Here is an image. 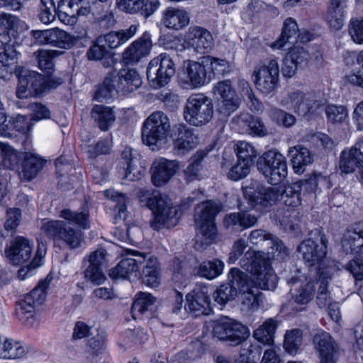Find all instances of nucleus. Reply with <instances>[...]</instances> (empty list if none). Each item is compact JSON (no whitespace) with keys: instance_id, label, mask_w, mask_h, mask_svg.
I'll return each instance as SVG.
<instances>
[{"instance_id":"nucleus-1","label":"nucleus","mask_w":363,"mask_h":363,"mask_svg":"<svg viewBox=\"0 0 363 363\" xmlns=\"http://www.w3.org/2000/svg\"><path fill=\"white\" fill-rule=\"evenodd\" d=\"M240 264L251 274V279L247 278L248 289L239 291L241 293L242 309L254 312L263 303V294L259 289H274L278 279L272 270L268 255L262 251L249 249L241 258Z\"/></svg>"},{"instance_id":"nucleus-2","label":"nucleus","mask_w":363,"mask_h":363,"mask_svg":"<svg viewBox=\"0 0 363 363\" xmlns=\"http://www.w3.org/2000/svg\"><path fill=\"white\" fill-rule=\"evenodd\" d=\"M243 195L247 206L238 204L239 209L243 211L252 208L263 211L278 201H281L287 206L295 207L301 204L299 190L295 189L293 186H287L281 191L277 186H261L258 187L257 190L251 186H246L243 189Z\"/></svg>"},{"instance_id":"nucleus-3","label":"nucleus","mask_w":363,"mask_h":363,"mask_svg":"<svg viewBox=\"0 0 363 363\" xmlns=\"http://www.w3.org/2000/svg\"><path fill=\"white\" fill-rule=\"evenodd\" d=\"M140 205L150 208L154 215L151 227L154 230L175 226L179 219V207L172 206L170 200L162 198L160 191L148 189H141L138 193Z\"/></svg>"},{"instance_id":"nucleus-4","label":"nucleus","mask_w":363,"mask_h":363,"mask_svg":"<svg viewBox=\"0 0 363 363\" xmlns=\"http://www.w3.org/2000/svg\"><path fill=\"white\" fill-rule=\"evenodd\" d=\"M221 209V204L213 201L202 202L196 206L194 215L198 230L196 236V246L208 245L215 240L217 233L215 217Z\"/></svg>"},{"instance_id":"nucleus-5","label":"nucleus","mask_w":363,"mask_h":363,"mask_svg":"<svg viewBox=\"0 0 363 363\" xmlns=\"http://www.w3.org/2000/svg\"><path fill=\"white\" fill-rule=\"evenodd\" d=\"M320 244L311 238L304 240L298 247V252L302 259L310 267L318 265V275L320 269L325 272L329 269L330 264L336 269L333 261L327 259L328 240L324 234L318 231Z\"/></svg>"},{"instance_id":"nucleus-6","label":"nucleus","mask_w":363,"mask_h":363,"mask_svg":"<svg viewBox=\"0 0 363 363\" xmlns=\"http://www.w3.org/2000/svg\"><path fill=\"white\" fill-rule=\"evenodd\" d=\"M213 115L212 99L203 94H191L186 101L184 118L189 124L199 126L208 123Z\"/></svg>"},{"instance_id":"nucleus-7","label":"nucleus","mask_w":363,"mask_h":363,"mask_svg":"<svg viewBox=\"0 0 363 363\" xmlns=\"http://www.w3.org/2000/svg\"><path fill=\"white\" fill-rule=\"evenodd\" d=\"M170 132V123L167 116L162 111L153 112L144 121L142 138L149 146L164 143Z\"/></svg>"},{"instance_id":"nucleus-8","label":"nucleus","mask_w":363,"mask_h":363,"mask_svg":"<svg viewBox=\"0 0 363 363\" xmlns=\"http://www.w3.org/2000/svg\"><path fill=\"white\" fill-rule=\"evenodd\" d=\"M280 104L298 115L309 117L317 112L322 102L312 93L294 89L283 97Z\"/></svg>"},{"instance_id":"nucleus-9","label":"nucleus","mask_w":363,"mask_h":363,"mask_svg":"<svg viewBox=\"0 0 363 363\" xmlns=\"http://www.w3.org/2000/svg\"><path fill=\"white\" fill-rule=\"evenodd\" d=\"M213 334L218 340L226 341L231 346H237L248 338L250 330L240 321L225 316L215 322Z\"/></svg>"},{"instance_id":"nucleus-10","label":"nucleus","mask_w":363,"mask_h":363,"mask_svg":"<svg viewBox=\"0 0 363 363\" xmlns=\"http://www.w3.org/2000/svg\"><path fill=\"white\" fill-rule=\"evenodd\" d=\"M257 167L267 182L273 186L281 183L288 174L285 157L275 150L264 153Z\"/></svg>"},{"instance_id":"nucleus-11","label":"nucleus","mask_w":363,"mask_h":363,"mask_svg":"<svg viewBox=\"0 0 363 363\" xmlns=\"http://www.w3.org/2000/svg\"><path fill=\"white\" fill-rule=\"evenodd\" d=\"M279 72L277 59H270L258 65L252 75L255 87L266 95L273 92L279 86Z\"/></svg>"},{"instance_id":"nucleus-12","label":"nucleus","mask_w":363,"mask_h":363,"mask_svg":"<svg viewBox=\"0 0 363 363\" xmlns=\"http://www.w3.org/2000/svg\"><path fill=\"white\" fill-rule=\"evenodd\" d=\"M175 71V64L169 55L162 53L149 62L147 78L154 89H158L170 82Z\"/></svg>"},{"instance_id":"nucleus-13","label":"nucleus","mask_w":363,"mask_h":363,"mask_svg":"<svg viewBox=\"0 0 363 363\" xmlns=\"http://www.w3.org/2000/svg\"><path fill=\"white\" fill-rule=\"evenodd\" d=\"M18 23L16 16L1 12V29L4 27L6 30L1 31V38L6 41L4 43V52L1 53V65L4 67H10L18 62L19 53L14 48Z\"/></svg>"},{"instance_id":"nucleus-14","label":"nucleus","mask_w":363,"mask_h":363,"mask_svg":"<svg viewBox=\"0 0 363 363\" xmlns=\"http://www.w3.org/2000/svg\"><path fill=\"white\" fill-rule=\"evenodd\" d=\"M179 82L184 89H198L208 84L211 82V73L208 72L204 60L201 62H184Z\"/></svg>"},{"instance_id":"nucleus-15","label":"nucleus","mask_w":363,"mask_h":363,"mask_svg":"<svg viewBox=\"0 0 363 363\" xmlns=\"http://www.w3.org/2000/svg\"><path fill=\"white\" fill-rule=\"evenodd\" d=\"M291 286V300L302 311L313 300L315 291V281L299 272L288 281Z\"/></svg>"},{"instance_id":"nucleus-16","label":"nucleus","mask_w":363,"mask_h":363,"mask_svg":"<svg viewBox=\"0 0 363 363\" xmlns=\"http://www.w3.org/2000/svg\"><path fill=\"white\" fill-rule=\"evenodd\" d=\"M41 230L48 237L54 240H62L70 248L74 249L80 246L82 233L72 228H67L62 220H48L43 223Z\"/></svg>"},{"instance_id":"nucleus-17","label":"nucleus","mask_w":363,"mask_h":363,"mask_svg":"<svg viewBox=\"0 0 363 363\" xmlns=\"http://www.w3.org/2000/svg\"><path fill=\"white\" fill-rule=\"evenodd\" d=\"M230 284H223L213 294L216 302L223 306L230 301L235 299L238 291H245L248 289L247 275L238 268H233L228 273Z\"/></svg>"},{"instance_id":"nucleus-18","label":"nucleus","mask_w":363,"mask_h":363,"mask_svg":"<svg viewBox=\"0 0 363 363\" xmlns=\"http://www.w3.org/2000/svg\"><path fill=\"white\" fill-rule=\"evenodd\" d=\"M315 352L319 363H336L338 359V345L330 333L318 330L313 337Z\"/></svg>"},{"instance_id":"nucleus-19","label":"nucleus","mask_w":363,"mask_h":363,"mask_svg":"<svg viewBox=\"0 0 363 363\" xmlns=\"http://www.w3.org/2000/svg\"><path fill=\"white\" fill-rule=\"evenodd\" d=\"M33 244L23 236H17L5 248V255L13 265L28 261L32 255Z\"/></svg>"},{"instance_id":"nucleus-20","label":"nucleus","mask_w":363,"mask_h":363,"mask_svg":"<svg viewBox=\"0 0 363 363\" xmlns=\"http://www.w3.org/2000/svg\"><path fill=\"white\" fill-rule=\"evenodd\" d=\"M340 168L346 174L358 169L363 180V137L359 138L349 150L342 152Z\"/></svg>"},{"instance_id":"nucleus-21","label":"nucleus","mask_w":363,"mask_h":363,"mask_svg":"<svg viewBox=\"0 0 363 363\" xmlns=\"http://www.w3.org/2000/svg\"><path fill=\"white\" fill-rule=\"evenodd\" d=\"M152 43L151 35L145 32L138 40L133 41L123 52V62L125 65H135L150 53Z\"/></svg>"},{"instance_id":"nucleus-22","label":"nucleus","mask_w":363,"mask_h":363,"mask_svg":"<svg viewBox=\"0 0 363 363\" xmlns=\"http://www.w3.org/2000/svg\"><path fill=\"white\" fill-rule=\"evenodd\" d=\"M172 137L173 150L177 155L186 154L198 144V138L193 130L184 124H179L174 128Z\"/></svg>"},{"instance_id":"nucleus-23","label":"nucleus","mask_w":363,"mask_h":363,"mask_svg":"<svg viewBox=\"0 0 363 363\" xmlns=\"http://www.w3.org/2000/svg\"><path fill=\"white\" fill-rule=\"evenodd\" d=\"M116 7L128 14L140 13L145 18L151 16L160 6V0H116Z\"/></svg>"},{"instance_id":"nucleus-24","label":"nucleus","mask_w":363,"mask_h":363,"mask_svg":"<svg viewBox=\"0 0 363 363\" xmlns=\"http://www.w3.org/2000/svg\"><path fill=\"white\" fill-rule=\"evenodd\" d=\"M186 36L189 45L199 53L208 52L214 44L211 32L201 26L189 27Z\"/></svg>"},{"instance_id":"nucleus-25","label":"nucleus","mask_w":363,"mask_h":363,"mask_svg":"<svg viewBox=\"0 0 363 363\" xmlns=\"http://www.w3.org/2000/svg\"><path fill=\"white\" fill-rule=\"evenodd\" d=\"M179 163L165 158L156 160L151 167L152 182L156 186L165 184L177 172Z\"/></svg>"},{"instance_id":"nucleus-26","label":"nucleus","mask_w":363,"mask_h":363,"mask_svg":"<svg viewBox=\"0 0 363 363\" xmlns=\"http://www.w3.org/2000/svg\"><path fill=\"white\" fill-rule=\"evenodd\" d=\"M116 83L118 92L126 94L140 86L142 80L135 69H121L117 74H111Z\"/></svg>"},{"instance_id":"nucleus-27","label":"nucleus","mask_w":363,"mask_h":363,"mask_svg":"<svg viewBox=\"0 0 363 363\" xmlns=\"http://www.w3.org/2000/svg\"><path fill=\"white\" fill-rule=\"evenodd\" d=\"M190 18L183 8L169 6L162 13L161 23L169 29L179 30L187 26Z\"/></svg>"},{"instance_id":"nucleus-28","label":"nucleus","mask_w":363,"mask_h":363,"mask_svg":"<svg viewBox=\"0 0 363 363\" xmlns=\"http://www.w3.org/2000/svg\"><path fill=\"white\" fill-rule=\"evenodd\" d=\"M213 92L223 99L221 111L229 115L238 108L235 91L232 87L230 80H223L218 82L213 87Z\"/></svg>"},{"instance_id":"nucleus-29","label":"nucleus","mask_w":363,"mask_h":363,"mask_svg":"<svg viewBox=\"0 0 363 363\" xmlns=\"http://www.w3.org/2000/svg\"><path fill=\"white\" fill-rule=\"evenodd\" d=\"M24 79L28 82V85L33 95H40L48 88H56L62 84V79H50L45 81L42 74L35 71H26L21 73Z\"/></svg>"},{"instance_id":"nucleus-30","label":"nucleus","mask_w":363,"mask_h":363,"mask_svg":"<svg viewBox=\"0 0 363 363\" xmlns=\"http://www.w3.org/2000/svg\"><path fill=\"white\" fill-rule=\"evenodd\" d=\"M138 24H133L128 28L118 31H111L99 38V43H104L105 46L115 49L125 44L132 38L138 30Z\"/></svg>"},{"instance_id":"nucleus-31","label":"nucleus","mask_w":363,"mask_h":363,"mask_svg":"<svg viewBox=\"0 0 363 363\" xmlns=\"http://www.w3.org/2000/svg\"><path fill=\"white\" fill-rule=\"evenodd\" d=\"M45 160L37 154L26 152L19 172L21 179L31 181L35 178L45 165Z\"/></svg>"},{"instance_id":"nucleus-32","label":"nucleus","mask_w":363,"mask_h":363,"mask_svg":"<svg viewBox=\"0 0 363 363\" xmlns=\"http://www.w3.org/2000/svg\"><path fill=\"white\" fill-rule=\"evenodd\" d=\"M288 155L291 157L294 172L298 174H303L306 167L313 162V154L302 145L291 147L288 150Z\"/></svg>"},{"instance_id":"nucleus-33","label":"nucleus","mask_w":363,"mask_h":363,"mask_svg":"<svg viewBox=\"0 0 363 363\" xmlns=\"http://www.w3.org/2000/svg\"><path fill=\"white\" fill-rule=\"evenodd\" d=\"M346 8L345 0H330L325 20L332 29L339 30L342 28L345 23Z\"/></svg>"},{"instance_id":"nucleus-34","label":"nucleus","mask_w":363,"mask_h":363,"mask_svg":"<svg viewBox=\"0 0 363 363\" xmlns=\"http://www.w3.org/2000/svg\"><path fill=\"white\" fill-rule=\"evenodd\" d=\"M138 258H124L110 272V277L116 279H138L140 277Z\"/></svg>"},{"instance_id":"nucleus-35","label":"nucleus","mask_w":363,"mask_h":363,"mask_svg":"<svg viewBox=\"0 0 363 363\" xmlns=\"http://www.w3.org/2000/svg\"><path fill=\"white\" fill-rule=\"evenodd\" d=\"M329 269L325 272L320 269L318 282L319 286L316 296V302L319 308H325L328 305L330 304L331 297L328 290L329 281L331 279L333 274L336 271V269L331 264L329 266Z\"/></svg>"},{"instance_id":"nucleus-36","label":"nucleus","mask_w":363,"mask_h":363,"mask_svg":"<svg viewBox=\"0 0 363 363\" xmlns=\"http://www.w3.org/2000/svg\"><path fill=\"white\" fill-rule=\"evenodd\" d=\"M185 309L194 313L195 315L203 314L210 303V298L206 291L201 289L193 290L186 296Z\"/></svg>"},{"instance_id":"nucleus-37","label":"nucleus","mask_w":363,"mask_h":363,"mask_svg":"<svg viewBox=\"0 0 363 363\" xmlns=\"http://www.w3.org/2000/svg\"><path fill=\"white\" fill-rule=\"evenodd\" d=\"M299 34L298 25L292 18H286L283 25L280 37L272 44L273 49H282L287 43H295Z\"/></svg>"},{"instance_id":"nucleus-38","label":"nucleus","mask_w":363,"mask_h":363,"mask_svg":"<svg viewBox=\"0 0 363 363\" xmlns=\"http://www.w3.org/2000/svg\"><path fill=\"white\" fill-rule=\"evenodd\" d=\"M331 186L332 184L329 177L317 172L309 175L306 179L300 181L297 186L300 191L308 194L315 193L318 189L323 188L329 189Z\"/></svg>"},{"instance_id":"nucleus-39","label":"nucleus","mask_w":363,"mask_h":363,"mask_svg":"<svg viewBox=\"0 0 363 363\" xmlns=\"http://www.w3.org/2000/svg\"><path fill=\"white\" fill-rule=\"evenodd\" d=\"M238 123L246 129L249 134L264 137L268 134V130L264 122L257 117L249 113H242L238 117Z\"/></svg>"},{"instance_id":"nucleus-40","label":"nucleus","mask_w":363,"mask_h":363,"mask_svg":"<svg viewBox=\"0 0 363 363\" xmlns=\"http://www.w3.org/2000/svg\"><path fill=\"white\" fill-rule=\"evenodd\" d=\"M121 164L125 170L124 178L128 181H138L142 177V171L135 165L137 158L133 155V149L126 147L121 153Z\"/></svg>"},{"instance_id":"nucleus-41","label":"nucleus","mask_w":363,"mask_h":363,"mask_svg":"<svg viewBox=\"0 0 363 363\" xmlns=\"http://www.w3.org/2000/svg\"><path fill=\"white\" fill-rule=\"evenodd\" d=\"M91 115V118L98 124L99 128L103 131L107 130L116 120L113 110L103 105H94Z\"/></svg>"},{"instance_id":"nucleus-42","label":"nucleus","mask_w":363,"mask_h":363,"mask_svg":"<svg viewBox=\"0 0 363 363\" xmlns=\"http://www.w3.org/2000/svg\"><path fill=\"white\" fill-rule=\"evenodd\" d=\"M277 328V323L272 318L267 319L253 333V337L258 342L267 345L274 343V334Z\"/></svg>"},{"instance_id":"nucleus-43","label":"nucleus","mask_w":363,"mask_h":363,"mask_svg":"<svg viewBox=\"0 0 363 363\" xmlns=\"http://www.w3.org/2000/svg\"><path fill=\"white\" fill-rule=\"evenodd\" d=\"M224 263L219 259L204 261L199 264L196 273L207 279H213L220 276L223 271Z\"/></svg>"},{"instance_id":"nucleus-44","label":"nucleus","mask_w":363,"mask_h":363,"mask_svg":"<svg viewBox=\"0 0 363 363\" xmlns=\"http://www.w3.org/2000/svg\"><path fill=\"white\" fill-rule=\"evenodd\" d=\"M48 33V45L63 49H69L74 45V38L62 30L50 29Z\"/></svg>"},{"instance_id":"nucleus-45","label":"nucleus","mask_w":363,"mask_h":363,"mask_svg":"<svg viewBox=\"0 0 363 363\" xmlns=\"http://www.w3.org/2000/svg\"><path fill=\"white\" fill-rule=\"evenodd\" d=\"M21 157L19 152L11 146L1 142V166L5 169H18Z\"/></svg>"},{"instance_id":"nucleus-46","label":"nucleus","mask_w":363,"mask_h":363,"mask_svg":"<svg viewBox=\"0 0 363 363\" xmlns=\"http://www.w3.org/2000/svg\"><path fill=\"white\" fill-rule=\"evenodd\" d=\"M206 157L203 151H197L191 158L190 162L184 170L186 181L191 182L199 178L203 169L202 162Z\"/></svg>"},{"instance_id":"nucleus-47","label":"nucleus","mask_w":363,"mask_h":363,"mask_svg":"<svg viewBox=\"0 0 363 363\" xmlns=\"http://www.w3.org/2000/svg\"><path fill=\"white\" fill-rule=\"evenodd\" d=\"M52 277L48 274L45 279L39 281L38 284L28 294L25 296L27 301L35 303L37 306L41 305L45 300L49 285L50 284Z\"/></svg>"},{"instance_id":"nucleus-48","label":"nucleus","mask_w":363,"mask_h":363,"mask_svg":"<svg viewBox=\"0 0 363 363\" xmlns=\"http://www.w3.org/2000/svg\"><path fill=\"white\" fill-rule=\"evenodd\" d=\"M60 217L69 224L76 225L83 229L89 228V213L86 211L76 212L65 208L60 211Z\"/></svg>"},{"instance_id":"nucleus-49","label":"nucleus","mask_w":363,"mask_h":363,"mask_svg":"<svg viewBox=\"0 0 363 363\" xmlns=\"http://www.w3.org/2000/svg\"><path fill=\"white\" fill-rule=\"evenodd\" d=\"M26 350L20 342L12 339H5L1 348V359H16L25 356Z\"/></svg>"},{"instance_id":"nucleus-50","label":"nucleus","mask_w":363,"mask_h":363,"mask_svg":"<svg viewBox=\"0 0 363 363\" xmlns=\"http://www.w3.org/2000/svg\"><path fill=\"white\" fill-rule=\"evenodd\" d=\"M155 302V298L150 293L139 292L133 301L131 312L133 318L135 313L143 314L151 308Z\"/></svg>"},{"instance_id":"nucleus-51","label":"nucleus","mask_w":363,"mask_h":363,"mask_svg":"<svg viewBox=\"0 0 363 363\" xmlns=\"http://www.w3.org/2000/svg\"><path fill=\"white\" fill-rule=\"evenodd\" d=\"M327 120L332 124H342L348 120V109L342 105L329 104L325 108Z\"/></svg>"},{"instance_id":"nucleus-52","label":"nucleus","mask_w":363,"mask_h":363,"mask_svg":"<svg viewBox=\"0 0 363 363\" xmlns=\"http://www.w3.org/2000/svg\"><path fill=\"white\" fill-rule=\"evenodd\" d=\"M104 194L111 202L113 203L112 205L115 212L120 218H125L126 216V202L127 197L125 194H121L113 189H108L105 191Z\"/></svg>"},{"instance_id":"nucleus-53","label":"nucleus","mask_w":363,"mask_h":363,"mask_svg":"<svg viewBox=\"0 0 363 363\" xmlns=\"http://www.w3.org/2000/svg\"><path fill=\"white\" fill-rule=\"evenodd\" d=\"M342 245L351 251L362 247L363 246V230L360 227L354 230H347L343 235Z\"/></svg>"},{"instance_id":"nucleus-54","label":"nucleus","mask_w":363,"mask_h":363,"mask_svg":"<svg viewBox=\"0 0 363 363\" xmlns=\"http://www.w3.org/2000/svg\"><path fill=\"white\" fill-rule=\"evenodd\" d=\"M302 330L296 328L287 330L284 335V348L289 354H296L302 344Z\"/></svg>"},{"instance_id":"nucleus-55","label":"nucleus","mask_w":363,"mask_h":363,"mask_svg":"<svg viewBox=\"0 0 363 363\" xmlns=\"http://www.w3.org/2000/svg\"><path fill=\"white\" fill-rule=\"evenodd\" d=\"M114 93L119 94L116 83L110 74L106 77L102 84L95 92L94 99L99 101H107L113 96Z\"/></svg>"},{"instance_id":"nucleus-56","label":"nucleus","mask_w":363,"mask_h":363,"mask_svg":"<svg viewBox=\"0 0 363 363\" xmlns=\"http://www.w3.org/2000/svg\"><path fill=\"white\" fill-rule=\"evenodd\" d=\"M208 72L211 73V80L216 75H224L228 72L229 64L228 61L211 56L203 57Z\"/></svg>"},{"instance_id":"nucleus-57","label":"nucleus","mask_w":363,"mask_h":363,"mask_svg":"<svg viewBox=\"0 0 363 363\" xmlns=\"http://www.w3.org/2000/svg\"><path fill=\"white\" fill-rule=\"evenodd\" d=\"M269 117L278 125L291 128L296 123V117L281 108H273L269 111Z\"/></svg>"},{"instance_id":"nucleus-58","label":"nucleus","mask_w":363,"mask_h":363,"mask_svg":"<svg viewBox=\"0 0 363 363\" xmlns=\"http://www.w3.org/2000/svg\"><path fill=\"white\" fill-rule=\"evenodd\" d=\"M235 151L238 160L250 165L252 164L253 160L257 157L255 147L245 141H239L236 145Z\"/></svg>"},{"instance_id":"nucleus-59","label":"nucleus","mask_w":363,"mask_h":363,"mask_svg":"<svg viewBox=\"0 0 363 363\" xmlns=\"http://www.w3.org/2000/svg\"><path fill=\"white\" fill-rule=\"evenodd\" d=\"M37 306L35 303L27 301V298L24 297L19 303V308L17 310L18 318L27 325H30L34 321V311Z\"/></svg>"},{"instance_id":"nucleus-60","label":"nucleus","mask_w":363,"mask_h":363,"mask_svg":"<svg viewBox=\"0 0 363 363\" xmlns=\"http://www.w3.org/2000/svg\"><path fill=\"white\" fill-rule=\"evenodd\" d=\"M56 51L40 50L38 52V67L47 74H51L54 71L53 59Z\"/></svg>"},{"instance_id":"nucleus-61","label":"nucleus","mask_w":363,"mask_h":363,"mask_svg":"<svg viewBox=\"0 0 363 363\" xmlns=\"http://www.w3.org/2000/svg\"><path fill=\"white\" fill-rule=\"evenodd\" d=\"M76 9L71 0H61L57 6L58 16L62 21L73 23L76 21Z\"/></svg>"},{"instance_id":"nucleus-62","label":"nucleus","mask_w":363,"mask_h":363,"mask_svg":"<svg viewBox=\"0 0 363 363\" xmlns=\"http://www.w3.org/2000/svg\"><path fill=\"white\" fill-rule=\"evenodd\" d=\"M274 235L263 229H255L252 230L247 238L248 241L252 246L263 247L265 242L269 245L274 238Z\"/></svg>"},{"instance_id":"nucleus-63","label":"nucleus","mask_w":363,"mask_h":363,"mask_svg":"<svg viewBox=\"0 0 363 363\" xmlns=\"http://www.w3.org/2000/svg\"><path fill=\"white\" fill-rule=\"evenodd\" d=\"M39 18L45 24L52 22L55 18L56 9L52 0H40Z\"/></svg>"},{"instance_id":"nucleus-64","label":"nucleus","mask_w":363,"mask_h":363,"mask_svg":"<svg viewBox=\"0 0 363 363\" xmlns=\"http://www.w3.org/2000/svg\"><path fill=\"white\" fill-rule=\"evenodd\" d=\"M346 269L352 274L356 281L363 280V253H360L350 260Z\"/></svg>"}]
</instances>
